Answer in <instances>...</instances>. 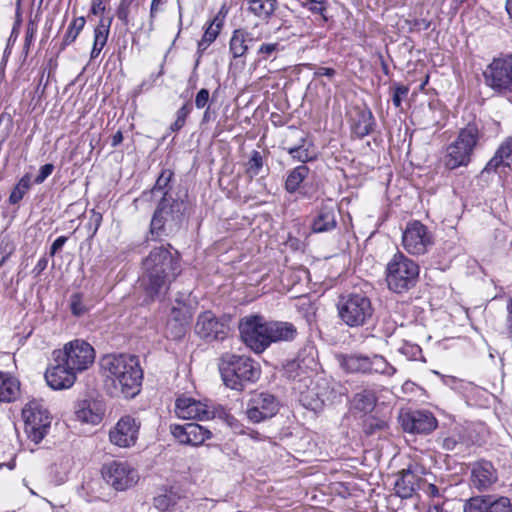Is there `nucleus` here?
I'll use <instances>...</instances> for the list:
<instances>
[{
    "mask_svg": "<svg viewBox=\"0 0 512 512\" xmlns=\"http://www.w3.org/2000/svg\"><path fill=\"white\" fill-rule=\"evenodd\" d=\"M106 386L113 397L133 398L141 389L143 370L138 357L110 354L101 359Z\"/></svg>",
    "mask_w": 512,
    "mask_h": 512,
    "instance_id": "1",
    "label": "nucleus"
},
{
    "mask_svg": "<svg viewBox=\"0 0 512 512\" xmlns=\"http://www.w3.org/2000/svg\"><path fill=\"white\" fill-rule=\"evenodd\" d=\"M180 273L178 258L164 246L155 247L142 261L140 286L151 300L166 294Z\"/></svg>",
    "mask_w": 512,
    "mask_h": 512,
    "instance_id": "2",
    "label": "nucleus"
},
{
    "mask_svg": "<svg viewBox=\"0 0 512 512\" xmlns=\"http://www.w3.org/2000/svg\"><path fill=\"white\" fill-rule=\"evenodd\" d=\"M219 371L224 384L239 391L243 390L247 384L256 382L260 377V367L254 360L232 353L221 356Z\"/></svg>",
    "mask_w": 512,
    "mask_h": 512,
    "instance_id": "3",
    "label": "nucleus"
},
{
    "mask_svg": "<svg viewBox=\"0 0 512 512\" xmlns=\"http://www.w3.org/2000/svg\"><path fill=\"white\" fill-rule=\"evenodd\" d=\"M482 137L483 134L475 123H469L466 127L460 129L456 139L446 148L443 157L445 168L454 170L467 167L471 163Z\"/></svg>",
    "mask_w": 512,
    "mask_h": 512,
    "instance_id": "4",
    "label": "nucleus"
},
{
    "mask_svg": "<svg viewBox=\"0 0 512 512\" xmlns=\"http://www.w3.org/2000/svg\"><path fill=\"white\" fill-rule=\"evenodd\" d=\"M420 267L417 262L397 252L386 266V282L389 290L403 294L414 288L419 280Z\"/></svg>",
    "mask_w": 512,
    "mask_h": 512,
    "instance_id": "5",
    "label": "nucleus"
},
{
    "mask_svg": "<svg viewBox=\"0 0 512 512\" xmlns=\"http://www.w3.org/2000/svg\"><path fill=\"white\" fill-rule=\"evenodd\" d=\"M339 319L350 328H358L371 321L374 308L363 292H351L339 297L336 304Z\"/></svg>",
    "mask_w": 512,
    "mask_h": 512,
    "instance_id": "6",
    "label": "nucleus"
},
{
    "mask_svg": "<svg viewBox=\"0 0 512 512\" xmlns=\"http://www.w3.org/2000/svg\"><path fill=\"white\" fill-rule=\"evenodd\" d=\"M187 204L182 199L162 197L150 223V233L157 237L177 231L183 222Z\"/></svg>",
    "mask_w": 512,
    "mask_h": 512,
    "instance_id": "7",
    "label": "nucleus"
},
{
    "mask_svg": "<svg viewBox=\"0 0 512 512\" xmlns=\"http://www.w3.org/2000/svg\"><path fill=\"white\" fill-rule=\"evenodd\" d=\"M22 417L25 424V433L35 444L40 443L47 435L51 416L42 401H29L22 409Z\"/></svg>",
    "mask_w": 512,
    "mask_h": 512,
    "instance_id": "8",
    "label": "nucleus"
},
{
    "mask_svg": "<svg viewBox=\"0 0 512 512\" xmlns=\"http://www.w3.org/2000/svg\"><path fill=\"white\" fill-rule=\"evenodd\" d=\"M241 340L253 352L259 354L269 347L268 323L261 315H248L238 325Z\"/></svg>",
    "mask_w": 512,
    "mask_h": 512,
    "instance_id": "9",
    "label": "nucleus"
},
{
    "mask_svg": "<svg viewBox=\"0 0 512 512\" xmlns=\"http://www.w3.org/2000/svg\"><path fill=\"white\" fill-rule=\"evenodd\" d=\"M488 87L500 94L512 93V54L494 58L483 72Z\"/></svg>",
    "mask_w": 512,
    "mask_h": 512,
    "instance_id": "10",
    "label": "nucleus"
},
{
    "mask_svg": "<svg viewBox=\"0 0 512 512\" xmlns=\"http://www.w3.org/2000/svg\"><path fill=\"white\" fill-rule=\"evenodd\" d=\"M53 355H58L60 361H65L77 373L87 370L95 360L94 348L82 339L66 343L63 349L55 350Z\"/></svg>",
    "mask_w": 512,
    "mask_h": 512,
    "instance_id": "11",
    "label": "nucleus"
},
{
    "mask_svg": "<svg viewBox=\"0 0 512 512\" xmlns=\"http://www.w3.org/2000/svg\"><path fill=\"white\" fill-rule=\"evenodd\" d=\"M195 332L206 341H222L229 333V317H217L212 311H204L197 317Z\"/></svg>",
    "mask_w": 512,
    "mask_h": 512,
    "instance_id": "12",
    "label": "nucleus"
},
{
    "mask_svg": "<svg viewBox=\"0 0 512 512\" xmlns=\"http://www.w3.org/2000/svg\"><path fill=\"white\" fill-rule=\"evenodd\" d=\"M404 249L411 255H423L433 244L432 234L420 221L409 222L402 234Z\"/></svg>",
    "mask_w": 512,
    "mask_h": 512,
    "instance_id": "13",
    "label": "nucleus"
},
{
    "mask_svg": "<svg viewBox=\"0 0 512 512\" xmlns=\"http://www.w3.org/2000/svg\"><path fill=\"white\" fill-rule=\"evenodd\" d=\"M104 480L116 490L123 491L138 481V473L128 463L112 461L102 468Z\"/></svg>",
    "mask_w": 512,
    "mask_h": 512,
    "instance_id": "14",
    "label": "nucleus"
},
{
    "mask_svg": "<svg viewBox=\"0 0 512 512\" xmlns=\"http://www.w3.org/2000/svg\"><path fill=\"white\" fill-rule=\"evenodd\" d=\"M279 410V401L270 393L253 394L246 407V416L252 423H260L272 418Z\"/></svg>",
    "mask_w": 512,
    "mask_h": 512,
    "instance_id": "15",
    "label": "nucleus"
},
{
    "mask_svg": "<svg viewBox=\"0 0 512 512\" xmlns=\"http://www.w3.org/2000/svg\"><path fill=\"white\" fill-rule=\"evenodd\" d=\"M58 355H53V362L45 372L47 384L54 390H63L72 387L77 379V372L71 366L60 361Z\"/></svg>",
    "mask_w": 512,
    "mask_h": 512,
    "instance_id": "16",
    "label": "nucleus"
},
{
    "mask_svg": "<svg viewBox=\"0 0 512 512\" xmlns=\"http://www.w3.org/2000/svg\"><path fill=\"white\" fill-rule=\"evenodd\" d=\"M175 413L179 418L188 420L206 421L215 417L214 409L207 403L186 396L176 399Z\"/></svg>",
    "mask_w": 512,
    "mask_h": 512,
    "instance_id": "17",
    "label": "nucleus"
},
{
    "mask_svg": "<svg viewBox=\"0 0 512 512\" xmlns=\"http://www.w3.org/2000/svg\"><path fill=\"white\" fill-rule=\"evenodd\" d=\"M170 432L180 444L190 446H200L213 436L210 429L194 422L171 424Z\"/></svg>",
    "mask_w": 512,
    "mask_h": 512,
    "instance_id": "18",
    "label": "nucleus"
},
{
    "mask_svg": "<svg viewBox=\"0 0 512 512\" xmlns=\"http://www.w3.org/2000/svg\"><path fill=\"white\" fill-rule=\"evenodd\" d=\"M139 427L133 417L124 416L110 430L109 439L111 443L122 448L133 446L138 438Z\"/></svg>",
    "mask_w": 512,
    "mask_h": 512,
    "instance_id": "19",
    "label": "nucleus"
},
{
    "mask_svg": "<svg viewBox=\"0 0 512 512\" xmlns=\"http://www.w3.org/2000/svg\"><path fill=\"white\" fill-rule=\"evenodd\" d=\"M463 512H512V504L504 496H475L464 503Z\"/></svg>",
    "mask_w": 512,
    "mask_h": 512,
    "instance_id": "20",
    "label": "nucleus"
},
{
    "mask_svg": "<svg viewBox=\"0 0 512 512\" xmlns=\"http://www.w3.org/2000/svg\"><path fill=\"white\" fill-rule=\"evenodd\" d=\"M404 431L408 433L428 434L437 427V420L429 411H411L400 416Z\"/></svg>",
    "mask_w": 512,
    "mask_h": 512,
    "instance_id": "21",
    "label": "nucleus"
},
{
    "mask_svg": "<svg viewBox=\"0 0 512 512\" xmlns=\"http://www.w3.org/2000/svg\"><path fill=\"white\" fill-rule=\"evenodd\" d=\"M498 481V473L490 461L480 460L471 468V486L478 491H486Z\"/></svg>",
    "mask_w": 512,
    "mask_h": 512,
    "instance_id": "22",
    "label": "nucleus"
},
{
    "mask_svg": "<svg viewBox=\"0 0 512 512\" xmlns=\"http://www.w3.org/2000/svg\"><path fill=\"white\" fill-rule=\"evenodd\" d=\"M315 353L316 351L313 347H307L300 351L294 360L286 364L285 373L287 377L295 379L309 370H314L317 365Z\"/></svg>",
    "mask_w": 512,
    "mask_h": 512,
    "instance_id": "23",
    "label": "nucleus"
},
{
    "mask_svg": "<svg viewBox=\"0 0 512 512\" xmlns=\"http://www.w3.org/2000/svg\"><path fill=\"white\" fill-rule=\"evenodd\" d=\"M268 323V341L269 346L273 343L291 342L297 335L298 331L294 324L285 321H267Z\"/></svg>",
    "mask_w": 512,
    "mask_h": 512,
    "instance_id": "24",
    "label": "nucleus"
},
{
    "mask_svg": "<svg viewBox=\"0 0 512 512\" xmlns=\"http://www.w3.org/2000/svg\"><path fill=\"white\" fill-rule=\"evenodd\" d=\"M336 225L335 208L332 204L325 203L316 211L311 223V230L314 233H323L335 229Z\"/></svg>",
    "mask_w": 512,
    "mask_h": 512,
    "instance_id": "25",
    "label": "nucleus"
},
{
    "mask_svg": "<svg viewBox=\"0 0 512 512\" xmlns=\"http://www.w3.org/2000/svg\"><path fill=\"white\" fill-rule=\"evenodd\" d=\"M257 40L259 37H254L246 29H235L229 41V51L235 59L244 57L249 50V45Z\"/></svg>",
    "mask_w": 512,
    "mask_h": 512,
    "instance_id": "26",
    "label": "nucleus"
},
{
    "mask_svg": "<svg viewBox=\"0 0 512 512\" xmlns=\"http://www.w3.org/2000/svg\"><path fill=\"white\" fill-rule=\"evenodd\" d=\"M512 162V138L505 139L494 156L488 161L482 173L496 172L500 167H509Z\"/></svg>",
    "mask_w": 512,
    "mask_h": 512,
    "instance_id": "27",
    "label": "nucleus"
},
{
    "mask_svg": "<svg viewBox=\"0 0 512 512\" xmlns=\"http://www.w3.org/2000/svg\"><path fill=\"white\" fill-rule=\"evenodd\" d=\"M19 394V380L8 372L0 371V402L15 401Z\"/></svg>",
    "mask_w": 512,
    "mask_h": 512,
    "instance_id": "28",
    "label": "nucleus"
},
{
    "mask_svg": "<svg viewBox=\"0 0 512 512\" xmlns=\"http://www.w3.org/2000/svg\"><path fill=\"white\" fill-rule=\"evenodd\" d=\"M419 482V477L411 470H402L396 481L395 491L401 498H409L415 492Z\"/></svg>",
    "mask_w": 512,
    "mask_h": 512,
    "instance_id": "29",
    "label": "nucleus"
},
{
    "mask_svg": "<svg viewBox=\"0 0 512 512\" xmlns=\"http://www.w3.org/2000/svg\"><path fill=\"white\" fill-rule=\"evenodd\" d=\"M173 177V172L169 169H164L160 175L158 176L154 186L150 191H145L142 194V198L146 200H150L156 197H160V199L164 197H172L169 194L170 191V182Z\"/></svg>",
    "mask_w": 512,
    "mask_h": 512,
    "instance_id": "30",
    "label": "nucleus"
},
{
    "mask_svg": "<svg viewBox=\"0 0 512 512\" xmlns=\"http://www.w3.org/2000/svg\"><path fill=\"white\" fill-rule=\"evenodd\" d=\"M111 23L112 18H109L107 20L101 18L98 25L95 27L93 47L90 54L91 59L97 58L100 52L102 51L103 47L106 45L110 32Z\"/></svg>",
    "mask_w": 512,
    "mask_h": 512,
    "instance_id": "31",
    "label": "nucleus"
},
{
    "mask_svg": "<svg viewBox=\"0 0 512 512\" xmlns=\"http://www.w3.org/2000/svg\"><path fill=\"white\" fill-rule=\"evenodd\" d=\"M374 125L375 120L372 112L369 109H360L353 121L352 131L357 137L363 138L373 131Z\"/></svg>",
    "mask_w": 512,
    "mask_h": 512,
    "instance_id": "32",
    "label": "nucleus"
},
{
    "mask_svg": "<svg viewBox=\"0 0 512 512\" xmlns=\"http://www.w3.org/2000/svg\"><path fill=\"white\" fill-rule=\"evenodd\" d=\"M370 356L352 354L343 357L341 366L350 373L369 374Z\"/></svg>",
    "mask_w": 512,
    "mask_h": 512,
    "instance_id": "33",
    "label": "nucleus"
},
{
    "mask_svg": "<svg viewBox=\"0 0 512 512\" xmlns=\"http://www.w3.org/2000/svg\"><path fill=\"white\" fill-rule=\"evenodd\" d=\"M277 8V0H250L248 11L268 22Z\"/></svg>",
    "mask_w": 512,
    "mask_h": 512,
    "instance_id": "34",
    "label": "nucleus"
},
{
    "mask_svg": "<svg viewBox=\"0 0 512 512\" xmlns=\"http://www.w3.org/2000/svg\"><path fill=\"white\" fill-rule=\"evenodd\" d=\"M369 374H379L385 377H392L397 369L380 354L370 355Z\"/></svg>",
    "mask_w": 512,
    "mask_h": 512,
    "instance_id": "35",
    "label": "nucleus"
},
{
    "mask_svg": "<svg viewBox=\"0 0 512 512\" xmlns=\"http://www.w3.org/2000/svg\"><path fill=\"white\" fill-rule=\"evenodd\" d=\"M309 168L302 164L291 170L285 181V190L288 193H295L304 179L308 176Z\"/></svg>",
    "mask_w": 512,
    "mask_h": 512,
    "instance_id": "36",
    "label": "nucleus"
},
{
    "mask_svg": "<svg viewBox=\"0 0 512 512\" xmlns=\"http://www.w3.org/2000/svg\"><path fill=\"white\" fill-rule=\"evenodd\" d=\"M377 397L374 391L364 389L355 394L353 403L355 409L362 412H370L374 409Z\"/></svg>",
    "mask_w": 512,
    "mask_h": 512,
    "instance_id": "37",
    "label": "nucleus"
},
{
    "mask_svg": "<svg viewBox=\"0 0 512 512\" xmlns=\"http://www.w3.org/2000/svg\"><path fill=\"white\" fill-rule=\"evenodd\" d=\"M86 24V20L83 16L76 17L70 23L61 43V50H64L68 45L72 44Z\"/></svg>",
    "mask_w": 512,
    "mask_h": 512,
    "instance_id": "38",
    "label": "nucleus"
},
{
    "mask_svg": "<svg viewBox=\"0 0 512 512\" xmlns=\"http://www.w3.org/2000/svg\"><path fill=\"white\" fill-rule=\"evenodd\" d=\"M306 139L301 138L300 144L285 148L287 153L297 161L302 163H306L315 158V155L309 150L308 147L305 146Z\"/></svg>",
    "mask_w": 512,
    "mask_h": 512,
    "instance_id": "39",
    "label": "nucleus"
},
{
    "mask_svg": "<svg viewBox=\"0 0 512 512\" xmlns=\"http://www.w3.org/2000/svg\"><path fill=\"white\" fill-rule=\"evenodd\" d=\"M30 188L31 177L29 174H26L19 180V182L13 188L9 196V203L13 205L19 203Z\"/></svg>",
    "mask_w": 512,
    "mask_h": 512,
    "instance_id": "40",
    "label": "nucleus"
},
{
    "mask_svg": "<svg viewBox=\"0 0 512 512\" xmlns=\"http://www.w3.org/2000/svg\"><path fill=\"white\" fill-rule=\"evenodd\" d=\"M139 3L136 0H120L119 5L116 9L117 18L125 25H129L131 22L132 10H137Z\"/></svg>",
    "mask_w": 512,
    "mask_h": 512,
    "instance_id": "41",
    "label": "nucleus"
},
{
    "mask_svg": "<svg viewBox=\"0 0 512 512\" xmlns=\"http://www.w3.org/2000/svg\"><path fill=\"white\" fill-rule=\"evenodd\" d=\"M222 28V23L209 24L206 28L201 40L198 42V51H205L211 43H213L218 37Z\"/></svg>",
    "mask_w": 512,
    "mask_h": 512,
    "instance_id": "42",
    "label": "nucleus"
},
{
    "mask_svg": "<svg viewBox=\"0 0 512 512\" xmlns=\"http://www.w3.org/2000/svg\"><path fill=\"white\" fill-rule=\"evenodd\" d=\"M177 503L176 496L172 492L165 491L154 497L153 505L160 512H166L170 510Z\"/></svg>",
    "mask_w": 512,
    "mask_h": 512,
    "instance_id": "43",
    "label": "nucleus"
},
{
    "mask_svg": "<svg viewBox=\"0 0 512 512\" xmlns=\"http://www.w3.org/2000/svg\"><path fill=\"white\" fill-rule=\"evenodd\" d=\"M283 50V47L278 42L263 43L259 46L257 54L261 56L260 60H268L269 58H276L277 54Z\"/></svg>",
    "mask_w": 512,
    "mask_h": 512,
    "instance_id": "44",
    "label": "nucleus"
},
{
    "mask_svg": "<svg viewBox=\"0 0 512 512\" xmlns=\"http://www.w3.org/2000/svg\"><path fill=\"white\" fill-rule=\"evenodd\" d=\"M263 168V158L259 151H253L246 165V173L250 178L257 176Z\"/></svg>",
    "mask_w": 512,
    "mask_h": 512,
    "instance_id": "45",
    "label": "nucleus"
},
{
    "mask_svg": "<svg viewBox=\"0 0 512 512\" xmlns=\"http://www.w3.org/2000/svg\"><path fill=\"white\" fill-rule=\"evenodd\" d=\"M192 110L190 103H185L176 112V120L171 124L170 129L173 132L179 131L186 123V119Z\"/></svg>",
    "mask_w": 512,
    "mask_h": 512,
    "instance_id": "46",
    "label": "nucleus"
},
{
    "mask_svg": "<svg viewBox=\"0 0 512 512\" xmlns=\"http://www.w3.org/2000/svg\"><path fill=\"white\" fill-rule=\"evenodd\" d=\"M387 428V422L375 417H369L364 421L363 430L366 435H373Z\"/></svg>",
    "mask_w": 512,
    "mask_h": 512,
    "instance_id": "47",
    "label": "nucleus"
},
{
    "mask_svg": "<svg viewBox=\"0 0 512 512\" xmlns=\"http://www.w3.org/2000/svg\"><path fill=\"white\" fill-rule=\"evenodd\" d=\"M399 353L406 356L409 360H420L422 359V349L419 345L403 342V344L398 349Z\"/></svg>",
    "mask_w": 512,
    "mask_h": 512,
    "instance_id": "48",
    "label": "nucleus"
},
{
    "mask_svg": "<svg viewBox=\"0 0 512 512\" xmlns=\"http://www.w3.org/2000/svg\"><path fill=\"white\" fill-rule=\"evenodd\" d=\"M191 315L186 306L183 307H173L171 309V314L169 321L177 322L182 325H188L190 321Z\"/></svg>",
    "mask_w": 512,
    "mask_h": 512,
    "instance_id": "49",
    "label": "nucleus"
},
{
    "mask_svg": "<svg viewBox=\"0 0 512 512\" xmlns=\"http://www.w3.org/2000/svg\"><path fill=\"white\" fill-rule=\"evenodd\" d=\"M76 414L78 419L87 423L96 424L101 420V416L97 413H94L92 409L89 406L86 407L85 404L82 408L76 411Z\"/></svg>",
    "mask_w": 512,
    "mask_h": 512,
    "instance_id": "50",
    "label": "nucleus"
},
{
    "mask_svg": "<svg viewBox=\"0 0 512 512\" xmlns=\"http://www.w3.org/2000/svg\"><path fill=\"white\" fill-rule=\"evenodd\" d=\"M186 332V325L177 322L169 321L166 326V335L172 339H181Z\"/></svg>",
    "mask_w": 512,
    "mask_h": 512,
    "instance_id": "51",
    "label": "nucleus"
},
{
    "mask_svg": "<svg viewBox=\"0 0 512 512\" xmlns=\"http://www.w3.org/2000/svg\"><path fill=\"white\" fill-rule=\"evenodd\" d=\"M71 312L75 316H82L87 311L82 301V296L78 293L73 294L70 298Z\"/></svg>",
    "mask_w": 512,
    "mask_h": 512,
    "instance_id": "52",
    "label": "nucleus"
},
{
    "mask_svg": "<svg viewBox=\"0 0 512 512\" xmlns=\"http://www.w3.org/2000/svg\"><path fill=\"white\" fill-rule=\"evenodd\" d=\"M409 92V88L407 86L401 85V84H395L393 95H392V102L393 105L396 108H400L402 104V98L406 97Z\"/></svg>",
    "mask_w": 512,
    "mask_h": 512,
    "instance_id": "53",
    "label": "nucleus"
},
{
    "mask_svg": "<svg viewBox=\"0 0 512 512\" xmlns=\"http://www.w3.org/2000/svg\"><path fill=\"white\" fill-rule=\"evenodd\" d=\"M210 93L206 88H202L198 91L195 97V106L197 109H203L209 106Z\"/></svg>",
    "mask_w": 512,
    "mask_h": 512,
    "instance_id": "54",
    "label": "nucleus"
},
{
    "mask_svg": "<svg viewBox=\"0 0 512 512\" xmlns=\"http://www.w3.org/2000/svg\"><path fill=\"white\" fill-rule=\"evenodd\" d=\"M168 2V0H152L151 1V5H150V13H149V18H150V28L152 29L153 27V21L154 19L156 18L157 14L159 12H162L163 11V7L164 5Z\"/></svg>",
    "mask_w": 512,
    "mask_h": 512,
    "instance_id": "55",
    "label": "nucleus"
},
{
    "mask_svg": "<svg viewBox=\"0 0 512 512\" xmlns=\"http://www.w3.org/2000/svg\"><path fill=\"white\" fill-rule=\"evenodd\" d=\"M506 319L504 333L507 338L512 339V299H509L506 306Z\"/></svg>",
    "mask_w": 512,
    "mask_h": 512,
    "instance_id": "56",
    "label": "nucleus"
},
{
    "mask_svg": "<svg viewBox=\"0 0 512 512\" xmlns=\"http://www.w3.org/2000/svg\"><path fill=\"white\" fill-rule=\"evenodd\" d=\"M54 166L51 163L41 166L38 175L34 179V183H43L53 172Z\"/></svg>",
    "mask_w": 512,
    "mask_h": 512,
    "instance_id": "57",
    "label": "nucleus"
},
{
    "mask_svg": "<svg viewBox=\"0 0 512 512\" xmlns=\"http://www.w3.org/2000/svg\"><path fill=\"white\" fill-rule=\"evenodd\" d=\"M435 374L441 377L443 384L449 386L452 389H458L461 385V380L450 375H442L439 372L435 371Z\"/></svg>",
    "mask_w": 512,
    "mask_h": 512,
    "instance_id": "58",
    "label": "nucleus"
},
{
    "mask_svg": "<svg viewBox=\"0 0 512 512\" xmlns=\"http://www.w3.org/2000/svg\"><path fill=\"white\" fill-rule=\"evenodd\" d=\"M14 249L9 244H0V267L9 259Z\"/></svg>",
    "mask_w": 512,
    "mask_h": 512,
    "instance_id": "59",
    "label": "nucleus"
},
{
    "mask_svg": "<svg viewBox=\"0 0 512 512\" xmlns=\"http://www.w3.org/2000/svg\"><path fill=\"white\" fill-rule=\"evenodd\" d=\"M306 6L309 11L315 14H323L326 10L324 3L316 0H310Z\"/></svg>",
    "mask_w": 512,
    "mask_h": 512,
    "instance_id": "60",
    "label": "nucleus"
},
{
    "mask_svg": "<svg viewBox=\"0 0 512 512\" xmlns=\"http://www.w3.org/2000/svg\"><path fill=\"white\" fill-rule=\"evenodd\" d=\"M67 237L66 236H60L58 237L51 245L50 247V256H54L59 250L62 249V247L65 245V243L67 242Z\"/></svg>",
    "mask_w": 512,
    "mask_h": 512,
    "instance_id": "61",
    "label": "nucleus"
},
{
    "mask_svg": "<svg viewBox=\"0 0 512 512\" xmlns=\"http://www.w3.org/2000/svg\"><path fill=\"white\" fill-rule=\"evenodd\" d=\"M48 259L46 256L41 257L33 268L32 272L35 277L40 276V274L47 268Z\"/></svg>",
    "mask_w": 512,
    "mask_h": 512,
    "instance_id": "62",
    "label": "nucleus"
},
{
    "mask_svg": "<svg viewBox=\"0 0 512 512\" xmlns=\"http://www.w3.org/2000/svg\"><path fill=\"white\" fill-rule=\"evenodd\" d=\"M336 75V70L329 67H319L314 72V77L326 76L328 78H332Z\"/></svg>",
    "mask_w": 512,
    "mask_h": 512,
    "instance_id": "63",
    "label": "nucleus"
},
{
    "mask_svg": "<svg viewBox=\"0 0 512 512\" xmlns=\"http://www.w3.org/2000/svg\"><path fill=\"white\" fill-rule=\"evenodd\" d=\"M105 5L102 0H92L91 13L94 15L103 14L105 12Z\"/></svg>",
    "mask_w": 512,
    "mask_h": 512,
    "instance_id": "64",
    "label": "nucleus"
}]
</instances>
